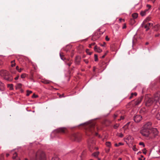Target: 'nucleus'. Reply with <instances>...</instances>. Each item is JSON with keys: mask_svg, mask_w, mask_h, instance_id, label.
<instances>
[{"mask_svg": "<svg viewBox=\"0 0 160 160\" xmlns=\"http://www.w3.org/2000/svg\"><path fill=\"white\" fill-rule=\"evenodd\" d=\"M72 63V62L71 61H70L68 63L67 62V64L69 66H70Z\"/></svg>", "mask_w": 160, "mask_h": 160, "instance_id": "35", "label": "nucleus"}, {"mask_svg": "<svg viewBox=\"0 0 160 160\" xmlns=\"http://www.w3.org/2000/svg\"><path fill=\"white\" fill-rule=\"evenodd\" d=\"M9 154L8 153H7L6 154V156L7 157H8L9 156Z\"/></svg>", "mask_w": 160, "mask_h": 160, "instance_id": "59", "label": "nucleus"}, {"mask_svg": "<svg viewBox=\"0 0 160 160\" xmlns=\"http://www.w3.org/2000/svg\"><path fill=\"white\" fill-rule=\"evenodd\" d=\"M110 151V149H108L107 150H106V151L107 153H108Z\"/></svg>", "mask_w": 160, "mask_h": 160, "instance_id": "49", "label": "nucleus"}, {"mask_svg": "<svg viewBox=\"0 0 160 160\" xmlns=\"http://www.w3.org/2000/svg\"><path fill=\"white\" fill-rule=\"evenodd\" d=\"M70 138L72 140L78 142L81 139V135L79 134L73 133L71 135Z\"/></svg>", "mask_w": 160, "mask_h": 160, "instance_id": "8", "label": "nucleus"}, {"mask_svg": "<svg viewBox=\"0 0 160 160\" xmlns=\"http://www.w3.org/2000/svg\"><path fill=\"white\" fill-rule=\"evenodd\" d=\"M139 144L140 145H142L143 146V147H145V145H144V144L143 142H140L139 143Z\"/></svg>", "mask_w": 160, "mask_h": 160, "instance_id": "34", "label": "nucleus"}, {"mask_svg": "<svg viewBox=\"0 0 160 160\" xmlns=\"http://www.w3.org/2000/svg\"><path fill=\"white\" fill-rule=\"evenodd\" d=\"M59 97L60 98H61L62 97H64L63 94H62V95H60L59 96Z\"/></svg>", "mask_w": 160, "mask_h": 160, "instance_id": "44", "label": "nucleus"}, {"mask_svg": "<svg viewBox=\"0 0 160 160\" xmlns=\"http://www.w3.org/2000/svg\"><path fill=\"white\" fill-rule=\"evenodd\" d=\"M132 149L134 151H137V149L136 148V147L135 145H134L133 146V148H132Z\"/></svg>", "mask_w": 160, "mask_h": 160, "instance_id": "32", "label": "nucleus"}, {"mask_svg": "<svg viewBox=\"0 0 160 160\" xmlns=\"http://www.w3.org/2000/svg\"><path fill=\"white\" fill-rule=\"evenodd\" d=\"M130 123V122H128L127 124V125H128Z\"/></svg>", "mask_w": 160, "mask_h": 160, "instance_id": "62", "label": "nucleus"}, {"mask_svg": "<svg viewBox=\"0 0 160 160\" xmlns=\"http://www.w3.org/2000/svg\"><path fill=\"white\" fill-rule=\"evenodd\" d=\"M21 86H22V84H21L18 83L17 85V88H20L21 87Z\"/></svg>", "mask_w": 160, "mask_h": 160, "instance_id": "33", "label": "nucleus"}, {"mask_svg": "<svg viewBox=\"0 0 160 160\" xmlns=\"http://www.w3.org/2000/svg\"><path fill=\"white\" fill-rule=\"evenodd\" d=\"M106 145L108 147H110L111 145V142H106Z\"/></svg>", "mask_w": 160, "mask_h": 160, "instance_id": "23", "label": "nucleus"}, {"mask_svg": "<svg viewBox=\"0 0 160 160\" xmlns=\"http://www.w3.org/2000/svg\"><path fill=\"white\" fill-rule=\"evenodd\" d=\"M10 85V89H12V88L13 85L12 84H11Z\"/></svg>", "mask_w": 160, "mask_h": 160, "instance_id": "53", "label": "nucleus"}, {"mask_svg": "<svg viewBox=\"0 0 160 160\" xmlns=\"http://www.w3.org/2000/svg\"><path fill=\"white\" fill-rule=\"evenodd\" d=\"M117 115H115L114 117V119L116 118L117 117Z\"/></svg>", "mask_w": 160, "mask_h": 160, "instance_id": "60", "label": "nucleus"}, {"mask_svg": "<svg viewBox=\"0 0 160 160\" xmlns=\"http://www.w3.org/2000/svg\"><path fill=\"white\" fill-rule=\"evenodd\" d=\"M4 89V84L0 81V91H3Z\"/></svg>", "mask_w": 160, "mask_h": 160, "instance_id": "13", "label": "nucleus"}, {"mask_svg": "<svg viewBox=\"0 0 160 160\" xmlns=\"http://www.w3.org/2000/svg\"><path fill=\"white\" fill-rule=\"evenodd\" d=\"M147 7L148 8V9H149L151 8V6L150 5L147 4Z\"/></svg>", "mask_w": 160, "mask_h": 160, "instance_id": "41", "label": "nucleus"}, {"mask_svg": "<svg viewBox=\"0 0 160 160\" xmlns=\"http://www.w3.org/2000/svg\"><path fill=\"white\" fill-rule=\"evenodd\" d=\"M68 132L67 129L64 127L60 128H57L51 134L52 137H53L55 136H57L58 133L64 134L67 133Z\"/></svg>", "mask_w": 160, "mask_h": 160, "instance_id": "4", "label": "nucleus"}, {"mask_svg": "<svg viewBox=\"0 0 160 160\" xmlns=\"http://www.w3.org/2000/svg\"><path fill=\"white\" fill-rule=\"evenodd\" d=\"M148 9H147L144 11L146 13L148 11Z\"/></svg>", "mask_w": 160, "mask_h": 160, "instance_id": "57", "label": "nucleus"}, {"mask_svg": "<svg viewBox=\"0 0 160 160\" xmlns=\"http://www.w3.org/2000/svg\"><path fill=\"white\" fill-rule=\"evenodd\" d=\"M152 123L148 122L145 124L140 132L147 140H150L158 135V131L156 128H151Z\"/></svg>", "mask_w": 160, "mask_h": 160, "instance_id": "1", "label": "nucleus"}, {"mask_svg": "<svg viewBox=\"0 0 160 160\" xmlns=\"http://www.w3.org/2000/svg\"><path fill=\"white\" fill-rule=\"evenodd\" d=\"M133 93H132L131 94V95L130 97H129V98L131 99L132 98V97H133Z\"/></svg>", "mask_w": 160, "mask_h": 160, "instance_id": "42", "label": "nucleus"}, {"mask_svg": "<svg viewBox=\"0 0 160 160\" xmlns=\"http://www.w3.org/2000/svg\"><path fill=\"white\" fill-rule=\"evenodd\" d=\"M81 57L79 56H77L75 58V63L77 64H79L80 62Z\"/></svg>", "mask_w": 160, "mask_h": 160, "instance_id": "12", "label": "nucleus"}, {"mask_svg": "<svg viewBox=\"0 0 160 160\" xmlns=\"http://www.w3.org/2000/svg\"><path fill=\"white\" fill-rule=\"evenodd\" d=\"M42 82L43 83L48 84L49 83L51 82L47 80H43L42 81Z\"/></svg>", "mask_w": 160, "mask_h": 160, "instance_id": "16", "label": "nucleus"}, {"mask_svg": "<svg viewBox=\"0 0 160 160\" xmlns=\"http://www.w3.org/2000/svg\"><path fill=\"white\" fill-rule=\"evenodd\" d=\"M118 136L120 138H122L123 136V135L122 133H121Z\"/></svg>", "mask_w": 160, "mask_h": 160, "instance_id": "39", "label": "nucleus"}, {"mask_svg": "<svg viewBox=\"0 0 160 160\" xmlns=\"http://www.w3.org/2000/svg\"><path fill=\"white\" fill-rule=\"evenodd\" d=\"M126 25H125V26H123V28H126Z\"/></svg>", "mask_w": 160, "mask_h": 160, "instance_id": "61", "label": "nucleus"}, {"mask_svg": "<svg viewBox=\"0 0 160 160\" xmlns=\"http://www.w3.org/2000/svg\"><path fill=\"white\" fill-rule=\"evenodd\" d=\"M156 118L158 120H160V113H158L156 115Z\"/></svg>", "mask_w": 160, "mask_h": 160, "instance_id": "21", "label": "nucleus"}, {"mask_svg": "<svg viewBox=\"0 0 160 160\" xmlns=\"http://www.w3.org/2000/svg\"><path fill=\"white\" fill-rule=\"evenodd\" d=\"M132 16L133 18L135 19L138 17V14L137 13H134L132 14Z\"/></svg>", "mask_w": 160, "mask_h": 160, "instance_id": "17", "label": "nucleus"}, {"mask_svg": "<svg viewBox=\"0 0 160 160\" xmlns=\"http://www.w3.org/2000/svg\"><path fill=\"white\" fill-rule=\"evenodd\" d=\"M94 50L100 53L102 52V50L96 46L94 47Z\"/></svg>", "mask_w": 160, "mask_h": 160, "instance_id": "11", "label": "nucleus"}, {"mask_svg": "<svg viewBox=\"0 0 160 160\" xmlns=\"http://www.w3.org/2000/svg\"><path fill=\"white\" fill-rule=\"evenodd\" d=\"M96 69V68L95 67H94L93 68V71L94 72L95 71Z\"/></svg>", "mask_w": 160, "mask_h": 160, "instance_id": "56", "label": "nucleus"}, {"mask_svg": "<svg viewBox=\"0 0 160 160\" xmlns=\"http://www.w3.org/2000/svg\"><path fill=\"white\" fill-rule=\"evenodd\" d=\"M85 128L86 129V133L88 136H90L93 134L97 136L98 133L95 132L94 133L95 130V123L94 122H88L85 123Z\"/></svg>", "mask_w": 160, "mask_h": 160, "instance_id": "3", "label": "nucleus"}, {"mask_svg": "<svg viewBox=\"0 0 160 160\" xmlns=\"http://www.w3.org/2000/svg\"><path fill=\"white\" fill-rule=\"evenodd\" d=\"M4 159V155L1 154L0 156V160H3Z\"/></svg>", "mask_w": 160, "mask_h": 160, "instance_id": "29", "label": "nucleus"}, {"mask_svg": "<svg viewBox=\"0 0 160 160\" xmlns=\"http://www.w3.org/2000/svg\"><path fill=\"white\" fill-rule=\"evenodd\" d=\"M146 13L144 11H142L140 12V15L142 16H144L146 15Z\"/></svg>", "mask_w": 160, "mask_h": 160, "instance_id": "24", "label": "nucleus"}, {"mask_svg": "<svg viewBox=\"0 0 160 160\" xmlns=\"http://www.w3.org/2000/svg\"><path fill=\"white\" fill-rule=\"evenodd\" d=\"M118 126L117 124H116L114 125V128L115 129H116L118 127Z\"/></svg>", "mask_w": 160, "mask_h": 160, "instance_id": "38", "label": "nucleus"}, {"mask_svg": "<svg viewBox=\"0 0 160 160\" xmlns=\"http://www.w3.org/2000/svg\"><path fill=\"white\" fill-rule=\"evenodd\" d=\"M22 68H20V69H19V70H18V72H21L22 71Z\"/></svg>", "mask_w": 160, "mask_h": 160, "instance_id": "48", "label": "nucleus"}, {"mask_svg": "<svg viewBox=\"0 0 160 160\" xmlns=\"http://www.w3.org/2000/svg\"><path fill=\"white\" fill-rule=\"evenodd\" d=\"M0 74L1 77L7 81H11L12 80V77L10 75L8 72L6 70H1L0 72Z\"/></svg>", "mask_w": 160, "mask_h": 160, "instance_id": "5", "label": "nucleus"}, {"mask_svg": "<svg viewBox=\"0 0 160 160\" xmlns=\"http://www.w3.org/2000/svg\"><path fill=\"white\" fill-rule=\"evenodd\" d=\"M105 39L107 41H108L109 40V38L108 36H106L105 38Z\"/></svg>", "mask_w": 160, "mask_h": 160, "instance_id": "40", "label": "nucleus"}, {"mask_svg": "<svg viewBox=\"0 0 160 160\" xmlns=\"http://www.w3.org/2000/svg\"><path fill=\"white\" fill-rule=\"evenodd\" d=\"M160 28V26L159 25H155L153 27V29L154 30L157 31Z\"/></svg>", "mask_w": 160, "mask_h": 160, "instance_id": "15", "label": "nucleus"}, {"mask_svg": "<svg viewBox=\"0 0 160 160\" xmlns=\"http://www.w3.org/2000/svg\"><path fill=\"white\" fill-rule=\"evenodd\" d=\"M154 102H158L160 104V92H158L154 95V98H149L147 96H145V102L146 106H150Z\"/></svg>", "mask_w": 160, "mask_h": 160, "instance_id": "2", "label": "nucleus"}, {"mask_svg": "<svg viewBox=\"0 0 160 160\" xmlns=\"http://www.w3.org/2000/svg\"><path fill=\"white\" fill-rule=\"evenodd\" d=\"M95 61H97L98 60V56L96 54L94 55Z\"/></svg>", "mask_w": 160, "mask_h": 160, "instance_id": "30", "label": "nucleus"}, {"mask_svg": "<svg viewBox=\"0 0 160 160\" xmlns=\"http://www.w3.org/2000/svg\"><path fill=\"white\" fill-rule=\"evenodd\" d=\"M105 44L106 43L105 42H103V44H101V45L102 46H104Z\"/></svg>", "mask_w": 160, "mask_h": 160, "instance_id": "45", "label": "nucleus"}, {"mask_svg": "<svg viewBox=\"0 0 160 160\" xmlns=\"http://www.w3.org/2000/svg\"><path fill=\"white\" fill-rule=\"evenodd\" d=\"M52 160H59V158L58 156H56L52 158Z\"/></svg>", "mask_w": 160, "mask_h": 160, "instance_id": "20", "label": "nucleus"}, {"mask_svg": "<svg viewBox=\"0 0 160 160\" xmlns=\"http://www.w3.org/2000/svg\"><path fill=\"white\" fill-rule=\"evenodd\" d=\"M118 160H122V158H119Z\"/></svg>", "mask_w": 160, "mask_h": 160, "instance_id": "64", "label": "nucleus"}, {"mask_svg": "<svg viewBox=\"0 0 160 160\" xmlns=\"http://www.w3.org/2000/svg\"><path fill=\"white\" fill-rule=\"evenodd\" d=\"M152 23L149 22L145 23H143L142 24V26L144 27L146 29L147 31L149 30L150 28L151 27V26H152Z\"/></svg>", "mask_w": 160, "mask_h": 160, "instance_id": "9", "label": "nucleus"}, {"mask_svg": "<svg viewBox=\"0 0 160 160\" xmlns=\"http://www.w3.org/2000/svg\"><path fill=\"white\" fill-rule=\"evenodd\" d=\"M86 52L87 53V54H88L89 55H91L92 54V52H89V50L88 49L86 50Z\"/></svg>", "mask_w": 160, "mask_h": 160, "instance_id": "31", "label": "nucleus"}, {"mask_svg": "<svg viewBox=\"0 0 160 160\" xmlns=\"http://www.w3.org/2000/svg\"><path fill=\"white\" fill-rule=\"evenodd\" d=\"M119 20H120V22H122V20L124 21V19H122V18H120V19H119Z\"/></svg>", "mask_w": 160, "mask_h": 160, "instance_id": "55", "label": "nucleus"}, {"mask_svg": "<svg viewBox=\"0 0 160 160\" xmlns=\"http://www.w3.org/2000/svg\"><path fill=\"white\" fill-rule=\"evenodd\" d=\"M17 156V154L16 153V152H14V153L13 154V157H12V158L13 159H15L16 158V157Z\"/></svg>", "mask_w": 160, "mask_h": 160, "instance_id": "22", "label": "nucleus"}, {"mask_svg": "<svg viewBox=\"0 0 160 160\" xmlns=\"http://www.w3.org/2000/svg\"><path fill=\"white\" fill-rule=\"evenodd\" d=\"M143 152L144 154H146V152L145 151V150H144L143 151Z\"/></svg>", "mask_w": 160, "mask_h": 160, "instance_id": "51", "label": "nucleus"}, {"mask_svg": "<svg viewBox=\"0 0 160 160\" xmlns=\"http://www.w3.org/2000/svg\"><path fill=\"white\" fill-rule=\"evenodd\" d=\"M99 154V152H96L92 154L95 157H97L98 156Z\"/></svg>", "mask_w": 160, "mask_h": 160, "instance_id": "18", "label": "nucleus"}, {"mask_svg": "<svg viewBox=\"0 0 160 160\" xmlns=\"http://www.w3.org/2000/svg\"><path fill=\"white\" fill-rule=\"evenodd\" d=\"M15 61L14 60L11 61V63H12L11 66L12 67H13L14 66H15Z\"/></svg>", "mask_w": 160, "mask_h": 160, "instance_id": "25", "label": "nucleus"}, {"mask_svg": "<svg viewBox=\"0 0 160 160\" xmlns=\"http://www.w3.org/2000/svg\"><path fill=\"white\" fill-rule=\"evenodd\" d=\"M26 74L23 73V74H22L21 75V78H24L26 77Z\"/></svg>", "mask_w": 160, "mask_h": 160, "instance_id": "27", "label": "nucleus"}, {"mask_svg": "<svg viewBox=\"0 0 160 160\" xmlns=\"http://www.w3.org/2000/svg\"><path fill=\"white\" fill-rule=\"evenodd\" d=\"M145 44H146V45H148V42H147Z\"/></svg>", "mask_w": 160, "mask_h": 160, "instance_id": "63", "label": "nucleus"}, {"mask_svg": "<svg viewBox=\"0 0 160 160\" xmlns=\"http://www.w3.org/2000/svg\"><path fill=\"white\" fill-rule=\"evenodd\" d=\"M151 17L148 16L143 21V23H145L148 22L151 20Z\"/></svg>", "mask_w": 160, "mask_h": 160, "instance_id": "14", "label": "nucleus"}, {"mask_svg": "<svg viewBox=\"0 0 160 160\" xmlns=\"http://www.w3.org/2000/svg\"><path fill=\"white\" fill-rule=\"evenodd\" d=\"M60 56L62 60H64L65 59L64 58V56L61 53H60Z\"/></svg>", "mask_w": 160, "mask_h": 160, "instance_id": "28", "label": "nucleus"}, {"mask_svg": "<svg viewBox=\"0 0 160 160\" xmlns=\"http://www.w3.org/2000/svg\"><path fill=\"white\" fill-rule=\"evenodd\" d=\"M16 69L17 70H18H18H19V67L18 66H17L16 67Z\"/></svg>", "mask_w": 160, "mask_h": 160, "instance_id": "50", "label": "nucleus"}, {"mask_svg": "<svg viewBox=\"0 0 160 160\" xmlns=\"http://www.w3.org/2000/svg\"><path fill=\"white\" fill-rule=\"evenodd\" d=\"M95 44V42L92 43L91 44V45H92V46L94 45Z\"/></svg>", "mask_w": 160, "mask_h": 160, "instance_id": "52", "label": "nucleus"}, {"mask_svg": "<svg viewBox=\"0 0 160 160\" xmlns=\"http://www.w3.org/2000/svg\"><path fill=\"white\" fill-rule=\"evenodd\" d=\"M133 96H136L137 95V93L136 92H135L134 93H133Z\"/></svg>", "mask_w": 160, "mask_h": 160, "instance_id": "54", "label": "nucleus"}, {"mask_svg": "<svg viewBox=\"0 0 160 160\" xmlns=\"http://www.w3.org/2000/svg\"><path fill=\"white\" fill-rule=\"evenodd\" d=\"M106 54H107V53H105L104 54V55H103L102 56V58H104L105 57V56L106 55Z\"/></svg>", "mask_w": 160, "mask_h": 160, "instance_id": "46", "label": "nucleus"}, {"mask_svg": "<svg viewBox=\"0 0 160 160\" xmlns=\"http://www.w3.org/2000/svg\"><path fill=\"white\" fill-rule=\"evenodd\" d=\"M19 77V76L18 75L17 77H16V78H15V79L16 80H17L18 78Z\"/></svg>", "mask_w": 160, "mask_h": 160, "instance_id": "47", "label": "nucleus"}, {"mask_svg": "<svg viewBox=\"0 0 160 160\" xmlns=\"http://www.w3.org/2000/svg\"><path fill=\"white\" fill-rule=\"evenodd\" d=\"M84 61L86 63L88 64V60L86 59H84Z\"/></svg>", "mask_w": 160, "mask_h": 160, "instance_id": "43", "label": "nucleus"}, {"mask_svg": "<svg viewBox=\"0 0 160 160\" xmlns=\"http://www.w3.org/2000/svg\"><path fill=\"white\" fill-rule=\"evenodd\" d=\"M124 116H121L120 118L118 119V121H119L122 119V120L123 119H124Z\"/></svg>", "mask_w": 160, "mask_h": 160, "instance_id": "36", "label": "nucleus"}, {"mask_svg": "<svg viewBox=\"0 0 160 160\" xmlns=\"http://www.w3.org/2000/svg\"><path fill=\"white\" fill-rule=\"evenodd\" d=\"M35 160H46L44 153L41 151L38 152L36 154Z\"/></svg>", "mask_w": 160, "mask_h": 160, "instance_id": "6", "label": "nucleus"}, {"mask_svg": "<svg viewBox=\"0 0 160 160\" xmlns=\"http://www.w3.org/2000/svg\"><path fill=\"white\" fill-rule=\"evenodd\" d=\"M38 97V96L36 95L35 94H34L32 96V98H36Z\"/></svg>", "mask_w": 160, "mask_h": 160, "instance_id": "37", "label": "nucleus"}, {"mask_svg": "<svg viewBox=\"0 0 160 160\" xmlns=\"http://www.w3.org/2000/svg\"><path fill=\"white\" fill-rule=\"evenodd\" d=\"M142 118V117L139 115H137L135 116L134 118V121L136 122H138L140 121Z\"/></svg>", "mask_w": 160, "mask_h": 160, "instance_id": "10", "label": "nucleus"}, {"mask_svg": "<svg viewBox=\"0 0 160 160\" xmlns=\"http://www.w3.org/2000/svg\"><path fill=\"white\" fill-rule=\"evenodd\" d=\"M27 96H28L32 92L31 91L27 90Z\"/></svg>", "mask_w": 160, "mask_h": 160, "instance_id": "26", "label": "nucleus"}, {"mask_svg": "<svg viewBox=\"0 0 160 160\" xmlns=\"http://www.w3.org/2000/svg\"><path fill=\"white\" fill-rule=\"evenodd\" d=\"M123 144L122 143V142H119L118 144L117 143H115V146L116 147H119V146L120 145H123Z\"/></svg>", "mask_w": 160, "mask_h": 160, "instance_id": "19", "label": "nucleus"}, {"mask_svg": "<svg viewBox=\"0 0 160 160\" xmlns=\"http://www.w3.org/2000/svg\"><path fill=\"white\" fill-rule=\"evenodd\" d=\"M159 34H156V35H155V36L156 37H158L159 36Z\"/></svg>", "mask_w": 160, "mask_h": 160, "instance_id": "58", "label": "nucleus"}, {"mask_svg": "<svg viewBox=\"0 0 160 160\" xmlns=\"http://www.w3.org/2000/svg\"><path fill=\"white\" fill-rule=\"evenodd\" d=\"M143 98V96L139 97L138 100L135 101L134 100L132 101L131 102H129L128 104V105H132V107H134L138 105L142 102Z\"/></svg>", "mask_w": 160, "mask_h": 160, "instance_id": "7", "label": "nucleus"}]
</instances>
